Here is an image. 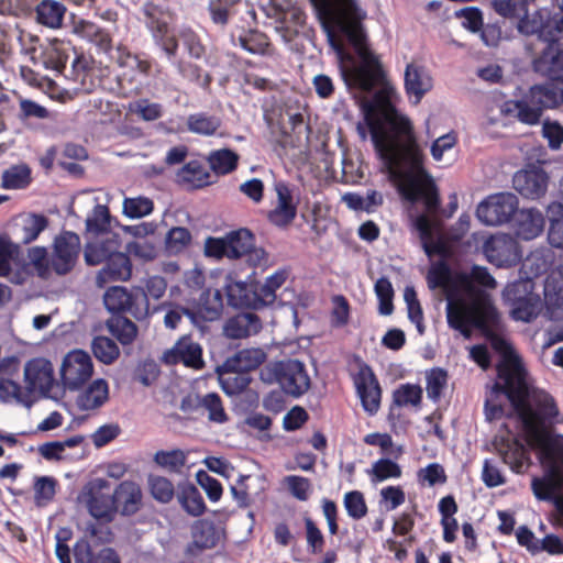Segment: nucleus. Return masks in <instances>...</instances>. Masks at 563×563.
Listing matches in <instances>:
<instances>
[{"mask_svg":"<svg viewBox=\"0 0 563 563\" xmlns=\"http://www.w3.org/2000/svg\"><path fill=\"white\" fill-rule=\"evenodd\" d=\"M31 183V169L26 164H18L9 167L2 174L1 186L4 189H24Z\"/></svg>","mask_w":563,"mask_h":563,"instance_id":"nucleus-46","label":"nucleus"},{"mask_svg":"<svg viewBox=\"0 0 563 563\" xmlns=\"http://www.w3.org/2000/svg\"><path fill=\"white\" fill-rule=\"evenodd\" d=\"M109 228L110 212L108 207L103 205H97L86 219L87 232L93 235L111 233Z\"/></svg>","mask_w":563,"mask_h":563,"instance_id":"nucleus-53","label":"nucleus"},{"mask_svg":"<svg viewBox=\"0 0 563 563\" xmlns=\"http://www.w3.org/2000/svg\"><path fill=\"white\" fill-rule=\"evenodd\" d=\"M518 206L519 200L515 194L498 192L490 195L478 205L476 216L486 225H500L510 221Z\"/></svg>","mask_w":563,"mask_h":563,"instance_id":"nucleus-9","label":"nucleus"},{"mask_svg":"<svg viewBox=\"0 0 563 563\" xmlns=\"http://www.w3.org/2000/svg\"><path fill=\"white\" fill-rule=\"evenodd\" d=\"M187 454L179 449L170 451H157L154 455V461L161 467L168 470L169 472H179L186 464Z\"/></svg>","mask_w":563,"mask_h":563,"instance_id":"nucleus-60","label":"nucleus"},{"mask_svg":"<svg viewBox=\"0 0 563 563\" xmlns=\"http://www.w3.org/2000/svg\"><path fill=\"white\" fill-rule=\"evenodd\" d=\"M199 405L208 411V419L216 423H224L228 421V415L224 411L221 398L216 393L205 395Z\"/></svg>","mask_w":563,"mask_h":563,"instance_id":"nucleus-61","label":"nucleus"},{"mask_svg":"<svg viewBox=\"0 0 563 563\" xmlns=\"http://www.w3.org/2000/svg\"><path fill=\"white\" fill-rule=\"evenodd\" d=\"M553 262V254L548 247L533 250L522 262L521 269L530 277L545 273Z\"/></svg>","mask_w":563,"mask_h":563,"instance_id":"nucleus-43","label":"nucleus"},{"mask_svg":"<svg viewBox=\"0 0 563 563\" xmlns=\"http://www.w3.org/2000/svg\"><path fill=\"white\" fill-rule=\"evenodd\" d=\"M91 349L93 355L103 364L113 363L120 355L117 343L107 336H96L92 340Z\"/></svg>","mask_w":563,"mask_h":563,"instance_id":"nucleus-56","label":"nucleus"},{"mask_svg":"<svg viewBox=\"0 0 563 563\" xmlns=\"http://www.w3.org/2000/svg\"><path fill=\"white\" fill-rule=\"evenodd\" d=\"M239 155L229 150L222 148L212 151L208 156L210 168L218 175H227L236 169Z\"/></svg>","mask_w":563,"mask_h":563,"instance_id":"nucleus-45","label":"nucleus"},{"mask_svg":"<svg viewBox=\"0 0 563 563\" xmlns=\"http://www.w3.org/2000/svg\"><path fill=\"white\" fill-rule=\"evenodd\" d=\"M115 500V510L122 515H134L142 504V490L139 484L132 481H123L112 494Z\"/></svg>","mask_w":563,"mask_h":563,"instance_id":"nucleus-29","label":"nucleus"},{"mask_svg":"<svg viewBox=\"0 0 563 563\" xmlns=\"http://www.w3.org/2000/svg\"><path fill=\"white\" fill-rule=\"evenodd\" d=\"M220 126L221 119L217 115H210L206 112L190 114L187 119L188 131L199 135H214Z\"/></svg>","mask_w":563,"mask_h":563,"instance_id":"nucleus-44","label":"nucleus"},{"mask_svg":"<svg viewBox=\"0 0 563 563\" xmlns=\"http://www.w3.org/2000/svg\"><path fill=\"white\" fill-rule=\"evenodd\" d=\"M354 385L364 410L373 416L380 406L382 390L372 368L362 365L354 376Z\"/></svg>","mask_w":563,"mask_h":563,"instance_id":"nucleus-16","label":"nucleus"},{"mask_svg":"<svg viewBox=\"0 0 563 563\" xmlns=\"http://www.w3.org/2000/svg\"><path fill=\"white\" fill-rule=\"evenodd\" d=\"M262 328L260 318L254 313H239L230 318L223 328L229 339H243L256 334Z\"/></svg>","mask_w":563,"mask_h":563,"instance_id":"nucleus-31","label":"nucleus"},{"mask_svg":"<svg viewBox=\"0 0 563 563\" xmlns=\"http://www.w3.org/2000/svg\"><path fill=\"white\" fill-rule=\"evenodd\" d=\"M93 374L90 355L81 350L68 352L62 362L60 378L68 390H77L86 384Z\"/></svg>","mask_w":563,"mask_h":563,"instance_id":"nucleus-11","label":"nucleus"},{"mask_svg":"<svg viewBox=\"0 0 563 563\" xmlns=\"http://www.w3.org/2000/svg\"><path fill=\"white\" fill-rule=\"evenodd\" d=\"M401 467L396 462L389 459H379L373 463L367 474L372 483H382L389 478H399L401 476Z\"/></svg>","mask_w":563,"mask_h":563,"instance_id":"nucleus-52","label":"nucleus"},{"mask_svg":"<svg viewBox=\"0 0 563 563\" xmlns=\"http://www.w3.org/2000/svg\"><path fill=\"white\" fill-rule=\"evenodd\" d=\"M375 294L377 296V299L379 301L378 311L383 316H389L391 314L394 310L393 306V297H394V289L391 286V283L386 277H380L375 283Z\"/></svg>","mask_w":563,"mask_h":563,"instance_id":"nucleus-62","label":"nucleus"},{"mask_svg":"<svg viewBox=\"0 0 563 563\" xmlns=\"http://www.w3.org/2000/svg\"><path fill=\"white\" fill-rule=\"evenodd\" d=\"M177 180L191 188H200L210 184V174L199 161H190L177 173Z\"/></svg>","mask_w":563,"mask_h":563,"instance_id":"nucleus-36","label":"nucleus"},{"mask_svg":"<svg viewBox=\"0 0 563 563\" xmlns=\"http://www.w3.org/2000/svg\"><path fill=\"white\" fill-rule=\"evenodd\" d=\"M222 308L223 299L221 291L209 288L200 295L199 309L196 314L200 323L201 321H213L220 317Z\"/></svg>","mask_w":563,"mask_h":563,"instance_id":"nucleus-35","label":"nucleus"},{"mask_svg":"<svg viewBox=\"0 0 563 563\" xmlns=\"http://www.w3.org/2000/svg\"><path fill=\"white\" fill-rule=\"evenodd\" d=\"M24 380L31 395L34 391L49 393L54 384L52 363L43 357L29 361L24 366Z\"/></svg>","mask_w":563,"mask_h":563,"instance_id":"nucleus-18","label":"nucleus"},{"mask_svg":"<svg viewBox=\"0 0 563 563\" xmlns=\"http://www.w3.org/2000/svg\"><path fill=\"white\" fill-rule=\"evenodd\" d=\"M404 300L407 306L409 320L416 325L417 331L420 335L424 334L426 327L423 323L422 308L417 298L416 290L412 287L405 288Z\"/></svg>","mask_w":563,"mask_h":563,"instance_id":"nucleus-58","label":"nucleus"},{"mask_svg":"<svg viewBox=\"0 0 563 563\" xmlns=\"http://www.w3.org/2000/svg\"><path fill=\"white\" fill-rule=\"evenodd\" d=\"M0 400L4 404L31 407L33 400L26 386L22 387L11 377H0Z\"/></svg>","mask_w":563,"mask_h":563,"instance_id":"nucleus-39","label":"nucleus"},{"mask_svg":"<svg viewBox=\"0 0 563 563\" xmlns=\"http://www.w3.org/2000/svg\"><path fill=\"white\" fill-rule=\"evenodd\" d=\"M104 489H109L108 482L97 478L85 486L78 499L93 518L108 522L113 519L117 510L113 496Z\"/></svg>","mask_w":563,"mask_h":563,"instance_id":"nucleus-10","label":"nucleus"},{"mask_svg":"<svg viewBox=\"0 0 563 563\" xmlns=\"http://www.w3.org/2000/svg\"><path fill=\"white\" fill-rule=\"evenodd\" d=\"M123 214L130 219H140L152 213L154 209L153 201L143 196L124 198Z\"/></svg>","mask_w":563,"mask_h":563,"instance_id":"nucleus-57","label":"nucleus"},{"mask_svg":"<svg viewBox=\"0 0 563 563\" xmlns=\"http://www.w3.org/2000/svg\"><path fill=\"white\" fill-rule=\"evenodd\" d=\"M448 386V373L434 367L426 373V390L427 397L433 402H438Z\"/></svg>","mask_w":563,"mask_h":563,"instance_id":"nucleus-49","label":"nucleus"},{"mask_svg":"<svg viewBox=\"0 0 563 563\" xmlns=\"http://www.w3.org/2000/svg\"><path fill=\"white\" fill-rule=\"evenodd\" d=\"M266 360V353L260 347L243 349L225 360V367L241 369L249 374Z\"/></svg>","mask_w":563,"mask_h":563,"instance_id":"nucleus-34","label":"nucleus"},{"mask_svg":"<svg viewBox=\"0 0 563 563\" xmlns=\"http://www.w3.org/2000/svg\"><path fill=\"white\" fill-rule=\"evenodd\" d=\"M217 372L220 386L229 396L243 393L251 383V377L247 373L241 369H230L225 367V362L218 367Z\"/></svg>","mask_w":563,"mask_h":563,"instance_id":"nucleus-33","label":"nucleus"},{"mask_svg":"<svg viewBox=\"0 0 563 563\" xmlns=\"http://www.w3.org/2000/svg\"><path fill=\"white\" fill-rule=\"evenodd\" d=\"M503 298L510 307L511 317L518 321L529 322L534 319L541 309L542 301L534 292L532 277L509 283L503 291Z\"/></svg>","mask_w":563,"mask_h":563,"instance_id":"nucleus-7","label":"nucleus"},{"mask_svg":"<svg viewBox=\"0 0 563 563\" xmlns=\"http://www.w3.org/2000/svg\"><path fill=\"white\" fill-rule=\"evenodd\" d=\"M393 89L383 86L372 100L363 104V121L356 125L362 141L368 134L378 158L391 178L400 183L407 201H422L429 211L438 208L435 185L423 166V154L413 134L410 120L399 113L390 100Z\"/></svg>","mask_w":563,"mask_h":563,"instance_id":"nucleus-1","label":"nucleus"},{"mask_svg":"<svg viewBox=\"0 0 563 563\" xmlns=\"http://www.w3.org/2000/svg\"><path fill=\"white\" fill-rule=\"evenodd\" d=\"M487 261L497 267H511L521 261L518 242L506 233H497L487 239L483 245Z\"/></svg>","mask_w":563,"mask_h":563,"instance_id":"nucleus-13","label":"nucleus"},{"mask_svg":"<svg viewBox=\"0 0 563 563\" xmlns=\"http://www.w3.org/2000/svg\"><path fill=\"white\" fill-rule=\"evenodd\" d=\"M276 206L268 213L269 221L276 227H286L297 214V202L292 189L284 181L275 183Z\"/></svg>","mask_w":563,"mask_h":563,"instance_id":"nucleus-19","label":"nucleus"},{"mask_svg":"<svg viewBox=\"0 0 563 563\" xmlns=\"http://www.w3.org/2000/svg\"><path fill=\"white\" fill-rule=\"evenodd\" d=\"M218 533L212 522L199 520L192 526V544L199 550L217 545Z\"/></svg>","mask_w":563,"mask_h":563,"instance_id":"nucleus-48","label":"nucleus"},{"mask_svg":"<svg viewBox=\"0 0 563 563\" xmlns=\"http://www.w3.org/2000/svg\"><path fill=\"white\" fill-rule=\"evenodd\" d=\"M132 275V264L130 257L119 252L106 261V265L98 272L96 284L103 288L110 282H125Z\"/></svg>","mask_w":563,"mask_h":563,"instance_id":"nucleus-26","label":"nucleus"},{"mask_svg":"<svg viewBox=\"0 0 563 563\" xmlns=\"http://www.w3.org/2000/svg\"><path fill=\"white\" fill-rule=\"evenodd\" d=\"M279 385L286 394L292 397L303 395L310 387V378L305 365L297 360L284 361Z\"/></svg>","mask_w":563,"mask_h":563,"instance_id":"nucleus-21","label":"nucleus"},{"mask_svg":"<svg viewBox=\"0 0 563 563\" xmlns=\"http://www.w3.org/2000/svg\"><path fill=\"white\" fill-rule=\"evenodd\" d=\"M224 289L227 294L228 305L234 308H252V288L243 282L234 280L231 276H227Z\"/></svg>","mask_w":563,"mask_h":563,"instance_id":"nucleus-40","label":"nucleus"},{"mask_svg":"<svg viewBox=\"0 0 563 563\" xmlns=\"http://www.w3.org/2000/svg\"><path fill=\"white\" fill-rule=\"evenodd\" d=\"M328 43L335 54L346 87L371 92L384 84L379 57L369 48L362 21L366 12L356 0H310Z\"/></svg>","mask_w":563,"mask_h":563,"instance_id":"nucleus-2","label":"nucleus"},{"mask_svg":"<svg viewBox=\"0 0 563 563\" xmlns=\"http://www.w3.org/2000/svg\"><path fill=\"white\" fill-rule=\"evenodd\" d=\"M528 92L542 111L563 103V87L554 84L534 85Z\"/></svg>","mask_w":563,"mask_h":563,"instance_id":"nucleus-37","label":"nucleus"},{"mask_svg":"<svg viewBox=\"0 0 563 563\" xmlns=\"http://www.w3.org/2000/svg\"><path fill=\"white\" fill-rule=\"evenodd\" d=\"M405 91L413 104L420 103L422 98L433 88V78L429 69L417 63H409L406 66Z\"/></svg>","mask_w":563,"mask_h":563,"instance_id":"nucleus-17","label":"nucleus"},{"mask_svg":"<svg viewBox=\"0 0 563 563\" xmlns=\"http://www.w3.org/2000/svg\"><path fill=\"white\" fill-rule=\"evenodd\" d=\"M106 308L113 313L129 312L137 320L150 313V302L142 291H129L123 286H112L103 295Z\"/></svg>","mask_w":563,"mask_h":563,"instance_id":"nucleus-8","label":"nucleus"},{"mask_svg":"<svg viewBox=\"0 0 563 563\" xmlns=\"http://www.w3.org/2000/svg\"><path fill=\"white\" fill-rule=\"evenodd\" d=\"M498 452L510 470L517 474H522L530 465L529 450L520 441L516 439L504 440Z\"/></svg>","mask_w":563,"mask_h":563,"instance_id":"nucleus-28","label":"nucleus"},{"mask_svg":"<svg viewBox=\"0 0 563 563\" xmlns=\"http://www.w3.org/2000/svg\"><path fill=\"white\" fill-rule=\"evenodd\" d=\"M120 236L115 233H103L87 242L85 246V261L88 265H99L112 255L119 253Z\"/></svg>","mask_w":563,"mask_h":563,"instance_id":"nucleus-23","label":"nucleus"},{"mask_svg":"<svg viewBox=\"0 0 563 563\" xmlns=\"http://www.w3.org/2000/svg\"><path fill=\"white\" fill-rule=\"evenodd\" d=\"M550 9L543 8L532 14H525L518 23V30L526 35H537L543 42L550 41L549 29Z\"/></svg>","mask_w":563,"mask_h":563,"instance_id":"nucleus-32","label":"nucleus"},{"mask_svg":"<svg viewBox=\"0 0 563 563\" xmlns=\"http://www.w3.org/2000/svg\"><path fill=\"white\" fill-rule=\"evenodd\" d=\"M144 14L146 16L145 24L155 43L165 52L170 62H174L179 45L192 58L199 59L205 55V46L198 34L191 29L181 27L177 33L172 32L168 16L152 4L144 7Z\"/></svg>","mask_w":563,"mask_h":563,"instance_id":"nucleus-5","label":"nucleus"},{"mask_svg":"<svg viewBox=\"0 0 563 563\" xmlns=\"http://www.w3.org/2000/svg\"><path fill=\"white\" fill-rule=\"evenodd\" d=\"M162 309L165 310L163 319L164 325L169 330L177 329L184 317H187L194 325L202 328V324L198 320V316L194 311L174 305H163Z\"/></svg>","mask_w":563,"mask_h":563,"instance_id":"nucleus-54","label":"nucleus"},{"mask_svg":"<svg viewBox=\"0 0 563 563\" xmlns=\"http://www.w3.org/2000/svg\"><path fill=\"white\" fill-rule=\"evenodd\" d=\"M48 220L43 214L30 213L22 220V236L23 244H30L35 241L38 235L47 228Z\"/></svg>","mask_w":563,"mask_h":563,"instance_id":"nucleus-51","label":"nucleus"},{"mask_svg":"<svg viewBox=\"0 0 563 563\" xmlns=\"http://www.w3.org/2000/svg\"><path fill=\"white\" fill-rule=\"evenodd\" d=\"M499 111L504 117L516 118L528 125L538 124L543 113L541 107L537 104L529 92L519 100L505 101Z\"/></svg>","mask_w":563,"mask_h":563,"instance_id":"nucleus-24","label":"nucleus"},{"mask_svg":"<svg viewBox=\"0 0 563 563\" xmlns=\"http://www.w3.org/2000/svg\"><path fill=\"white\" fill-rule=\"evenodd\" d=\"M539 442L544 474L532 478L531 488L536 498H551L554 488L563 482V435H544Z\"/></svg>","mask_w":563,"mask_h":563,"instance_id":"nucleus-6","label":"nucleus"},{"mask_svg":"<svg viewBox=\"0 0 563 563\" xmlns=\"http://www.w3.org/2000/svg\"><path fill=\"white\" fill-rule=\"evenodd\" d=\"M73 29L76 35L93 43L103 51H107L111 45L109 33L91 21L79 20L74 23Z\"/></svg>","mask_w":563,"mask_h":563,"instance_id":"nucleus-38","label":"nucleus"},{"mask_svg":"<svg viewBox=\"0 0 563 563\" xmlns=\"http://www.w3.org/2000/svg\"><path fill=\"white\" fill-rule=\"evenodd\" d=\"M34 20L41 26L49 30H59L64 25L67 12L66 5L57 0H38L33 3Z\"/></svg>","mask_w":563,"mask_h":563,"instance_id":"nucleus-27","label":"nucleus"},{"mask_svg":"<svg viewBox=\"0 0 563 563\" xmlns=\"http://www.w3.org/2000/svg\"><path fill=\"white\" fill-rule=\"evenodd\" d=\"M178 503L181 508L192 517H199L206 511V504L198 488L192 484H186L179 487L177 494Z\"/></svg>","mask_w":563,"mask_h":563,"instance_id":"nucleus-42","label":"nucleus"},{"mask_svg":"<svg viewBox=\"0 0 563 563\" xmlns=\"http://www.w3.org/2000/svg\"><path fill=\"white\" fill-rule=\"evenodd\" d=\"M162 361L167 365L184 364L195 369H201L205 365L201 345L189 335H183L173 347L165 351Z\"/></svg>","mask_w":563,"mask_h":563,"instance_id":"nucleus-15","label":"nucleus"},{"mask_svg":"<svg viewBox=\"0 0 563 563\" xmlns=\"http://www.w3.org/2000/svg\"><path fill=\"white\" fill-rule=\"evenodd\" d=\"M110 333L122 344H131L137 335V327L125 317H113L108 323Z\"/></svg>","mask_w":563,"mask_h":563,"instance_id":"nucleus-47","label":"nucleus"},{"mask_svg":"<svg viewBox=\"0 0 563 563\" xmlns=\"http://www.w3.org/2000/svg\"><path fill=\"white\" fill-rule=\"evenodd\" d=\"M545 227V217L537 208L518 209L514 216V232L525 240L531 241L543 233Z\"/></svg>","mask_w":563,"mask_h":563,"instance_id":"nucleus-22","label":"nucleus"},{"mask_svg":"<svg viewBox=\"0 0 563 563\" xmlns=\"http://www.w3.org/2000/svg\"><path fill=\"white\" fill-rule=\"evenodd\" d=\"M461 287L474 301L462 298H449L446 302V320L450 328L470 338L473 329L487 330L497 318V311L487 297L476 288L478 284L486 288H495L496 280L483 266L474 265L470 273L459 276Z\"/></svg>","mask_w":563,"mask_h":563,"instance_id":"nucleus-4","label":"nucleus"},{"mask_svg":"<svg viewBox=\"0 0 563 563\" xmlns=\"http://www.w3.org/2000/svg\"><path fill=\"white\" fill-rule=\"evenodd\" d=\"M108 399V383L102 378H97L77 395L76 406L80 411H93L101 408Z\"/></svg>","mask_w":563,"mask_h":563,"instance_id":"nucleus-30","label":"nucleus"},{"mask_svg":"<svg viewBox=\"0 0 563 563\" xmlns=\"http://www.w3.org/2000/svg\"><path fill=\"white\" fill-rule=\"evenodd\" d=\"M544 303L551 319L563 320V283L549 277L544 283Z\"/></svg>","mask_w":563,"mask_h":563,"instance_id":"nucleus-41","label":"nucleus"},{"mask_svg":"<svg viewBox=\"0 0 563 563\" xmlns=\"http://www.w3.org/2000/svg\"><path fill=\"white\" fill-rule=\"evenodd\" d=\"M422 388L416 384H401L393 394V402L398 407H419Z\"/></svg>","mask_w":563,"mask_h":563,"instance_id":"nucleus-55","label":"nucleus"},{"mask_svg":"<svg viewBox=\"0 0 563 563\" xmlns=\"http://www.w3.org/2000/svg\"><path fill=\"white\" fill-rule=\"evenodd\" d=\"M148 487L153 498L162 504H167L174 498V485L166 477L150 475Z\"/></svg>","mask_w":563,"mask_h":563,"instance_id":"nucleus-59","label":"nucleus"},{"mask_svg":"<svg viewBox=\"0 0 563 563\" xmlns=\"http://www.w3.org/2000/svg\"><path fill=\"white\" fill-rule=\"evenodd\" d=\"M225 241L230 260H236L244 255H250L251 260L254 256L256 258V264H261L262 260L266 255L263 249L254 247V236L251 231L246 229L229 233L225 236Z\"/></svg>","mask_w":563,"mask_h":563,"instance_id":"nucleus-25","label":"nucleus"},{"mask_svg":"<svg viewBox=\"0 0 563 563\" xmlns=\"http://www.w3.org/2000/svg\"><path fill=\"white\" fill-rule=\"evenodd\" d=\"M514 188L525 198L538 199L548 188V175L541 168L519 170L512 178Z\"/></svg>","mask_w":563,"mask_h":563,"instance_id":"nucleus-20","label":"nucleus"},{"mask_svg":"<svg viewBox=\"0 0 563 563\" xmlns=\"http://www.w3.org/2000/svg\"><path fill=\"white\" fill-rule=\"evenodd\" d=\"M80 253V239L70 231H64L54 239L51 253V266L55 274L63 276L70 273Z\"/></svg>","mask_w":563,"mask_h":563,"instance_id":"nucleus-12","label":"nucleus"},{"mask_svg":"<svg viewBox=\"0 0 563 563\" xmlns=\"http://www.w3.org/2000/svg\"><path fill=\"white\" fill-rule=\"evenodd\" d=\"M498 378L485 400L488 421L516 413L528 430L536 429L542 420L550 423L563 421L553 397L531 388L519 364L514 362L499 368Z\"/></svg>","mask_w":563,"mask_h":563,"instance_id":"nucleus-3","label":"nucleus"},{"mask_svg":"<svg viewBox=\"0 0 563 563\" xmlns=\"http://www.w3.org/2000/svg\"><path fill=\"white\" fill-rule=\"evenodd\" d=\"M191 241V234L188 229L183 227L172 228L166 235V250L169 254L183 252Z\"/></svg>","mask_w":563,"mask_h":563,"instance_id":"nucleus-63","label":"nucleus"},{"mask_svg":"<svg viewBox=\"0 0 563 563\" xmlns=\"http://www.w3.org/2000/svg\"><path fill=\"white\" fill-rule=\"evenodd\" d=\"M413 230L418 233L422 249L427 255H432L435 251L433 244V225L428 216L419 214L411 219Z\"/></svg>","mask_w":563,"mask_h":563,"instance_id":"nucleus-50","label":"nucleus"},{"mask_svg":"<svg viewBox=\"0 0 563 563\" xmlns=\"http://www.w3.org/2000/svg\"><path fill=\"white\" fill-rule=\"evenodd\" d=\"M531 64L533 71L540 76L563 82V45L559 42L548 41Z\"/></svg>","mask_w":563,"mask_h":563,"instance_id":"nucleus-14","label":"nucleus"},{"mask_svg":"<svg viewBox=\"0 0 563 563\" xmlns=\"http://www.w3.org/2000/svg\"><path fill=\"white\" fill-rule=\"evenodd\" d=\"M27 257L40 277L47 278L53 272L51 266V254H48L45 247H31L27 252Z\"/></svg>","mask_w":563,"mask_h":563,"instance_id":"nucleus-64","label":"nucleus"}]
</instances>
